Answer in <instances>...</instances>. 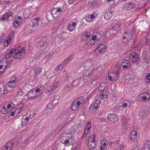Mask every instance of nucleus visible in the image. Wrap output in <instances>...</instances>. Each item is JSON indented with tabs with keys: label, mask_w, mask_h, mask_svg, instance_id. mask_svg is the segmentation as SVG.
I'll list each match as a JSON object with an SVG mask.
<instances>
[{
	"label": "nucleus",
	"mask_w": 150,
	"mask_h": 150,
	"mask_svg": "<svg viewBox=\"0 0 150 150\" xmlns=\"http://www.w3.org/2000/svg\"><path fill=\"white\" fill-rule=\"evenodd\" d=\"M25 52V49L24 47H18L14 49L13 55L15 59H21L23 58V55Z\"/></svg>",
	"instance_id": "f257e3e1"
},
{
	"label": "nucleus",
	"mask_w": 150,
	"mask_h": 150,
	"mask_svg": "<svg viewBox=\"0 0 150 150\" xmlns=\"http://www.w3.org/2000/svg\"><path fill=\"white\" fill-rule=\"evenodd\" d=\"M84 100L82 97H80L76 98L74 100L70 107L71 109L72 110H76L81 104L83 103Z\"/></svg>",
	"instance_id": "f03ea898"
},
{
	"label": "nucleus",
	"mask_w": 150,
	"mask_h": 150,
	"mask_svg": "<svg viewBox=\"0 0 150 150\" xmlns=\"http://www.w3.org/2000/svg\"><path fill=\"white\" fill-rule=\"evenodd\" d=\"M150 98V94L144 92L139 94L137 97V99L139 102L147 101Z\"/></svg>",
	"instance_id": "7ed1b4c3"
},
{
	"label": "nucleus",
	"mask_w": 150,
	"mask_h": 150,
	"mask_svg": "<svg viewBox=\"0 0 150 150\" xmlns=\"http://www.w3.org/2000/svg\"><path fill=\"white\" fill-rule=\"evenodd\" d=\"M18 84L17 79L15 77H11L10 81L7 83V86L11 88L17 86Z\"/></svg>",
	"instance_id": "20e7f679"
},
{
	"label": "nucleus",
	"mask_w": 150,
	"mask_h": 150,
	"mask_svg": "<svg viewBox=\"0 0 150 150\" xmlns=\"http://www.w3.org/2000/svg\"><path fill=\"white\" fill-rule=\"evenodd\" d=\"M62 11L60 8H53L51 12V14L54 19H55L56 18L59 17L61 15V12Z\"/></svg>",
	"instance_id": "39448f33"
},
{
	"label": "nucleus",
	"mask_w": 150,
	"mask_h": 150,
	"mask_svg": "<svg viewBox=\"0 0 150 150\" xmlns=\"http://www.w3.org/2000/svg\"><path fill=\"white\" fill-rule=\"evenodd\" d=\"M118 78V74L113 72H111L107 76L105 79V81H116Z\"/></svg>",
	"instance_id": "423d86ee"
},
{
	"label": "nucleus",
	"mask_w": 150,
	"mask_h": 150,
	"mask_svg": "<svg viewBox=\"0 0 150 150\" xmlns=\"http://www.w3.org/2000/svg\"><path fill=\"white\" fill-rule=\"evenodd\" d=\"M106 48V46L104 44H100L95 49L94 52L101 54L105 51Z\"/></svg>",
	"instance_id": "0eeeda50"
},
{
	"label": "nucleus",
	"mask_w": 150,
	"mask_h": 150,
	"mask_svg": "<svg viewBox=\"0 0 150 150\" xmlns=\"http://www.w3.org/2000/svg\"><path fill=\"white\" fill-rule=\"evenodd\" d=\"M93 68H90L88 69L84 70L83 72L84 78H91L93 75Z\"/></svg>",
	"instance_id": "6e6552de"
},
{
	"label": "nucleus",
	"mask_w": 150,
	"mask_h": 150,
	"mask_svg": "<svg viewBox=\"0 0 150 150\" xmlns=\"http://www.w3.org/2000/svg\"><path fill=\"white\" fill-rule=\"evenodd\" d=\"M134 33V31L133 30L128 29L123 33V35L131 39L133 38Z\"/></svg>",
	"instance_id": "1a4fd4ad"
},
{
	"label": "nucleus",
	"mask_w": 150,
	"mask_h": 150,
	"mask_svg": "<svg viewBox=\"0 0 150 150\" xmlns=\"http://www.w3.org/2000/svg\"><path fill=\"white\" fill-rule=\"evenodd\" d=\"M40 19V18H34L32 21V24L31 25L32 27L35 29H36L39 27L38 21Z\"/></svg>",
	"instance_id": "9d476101"
},
{
	"label": "nucleus",
	"mask_w": 150,
	"mask_h": 150,
	"mask_svg": "<svg viewBox=\"0 0 150 150\" xmlns=\"http://www.w3.org/2000/svg\"><path fill=\"white\" fill-rule=\"evenodd\" d=\"M26 96L28 97V99L31 100L36 98V97L35 92L32 90L29 91L26 94Z\"/></svg>",
	"instance_id": "9b49d317"
},
{
	"label": "nucleus",
	"mask_w": 150,
	"mask_h": 150,
	"mask_svg": "<svg viewBox=\"0 0 150 150\" xmlns=\"http://www.w3.org/2000/svg\"><path fill=\"white\" fill-rule=\"evenodd\" d=\"M108 118V120L112 122H115L117 120V116L116 114L115 113H111L109 114Z\"/></svg>",
	"instance_id": "f8f14e48"
},
{
	"label": "nucleus",
	"mask_w": 150,
	"mask_h": 150,
	"mask_svg": "<svg viewBox=\"0 0 150 150\" xmlns=\"http://www.w3.org/2000/svg\"><path fill=\"white\" fill-rule=\"evenodd\" d=\"M13 14V12L11 11H8L7 12L4 14L1 18L0 19L2 21H4L5 20H8L9 17L12 16Z\"/></svg>",
	"instance_id": "ddd939ff"
},
{
	"label": "nucleus",
	"mask_w": 150,
	"mask_h": 150,
	"mask_svg": "<svg viewBox=\"0 0 150 150\" xmlns=\"http://www.w3.org/2000/svg\"><path fill=\"white\" fill-rule=\"evenodd\" d=\"M100 93L99 97L100 99L106 98L108 96L109 92L106 90L100 91Z\"/></svg>",
	"instance_id": "4468645a"
},
{
	"label": "nucleus",
	"mask_w": 150,
	"mask_h": 150,
	"mask_svg": "<svg viewBox=\"0 0 150 150\" xmlns=\"http://www.w3.org/2000/svg\"><path fill=\"white\" fill-rule=\"evenodd\" d=\"M76 23L75 22H70L67 27V29L70 32H72L75 29Z\"/></svg>",
	"instance_id": "2eb2a0df"
},
{
	"label": "nucleus",
	"mask_w": 150,
	"mask_h": 150,
	"mask_svg": "<svg viewBox=\"0 0 150 150\" xmlns=\"http://www.w3.org/2000/svg\"><path fill=\"white\" fill-rule=\"evenodd\" d=\"M13 141L11 140L7 142L4 146L8 150H11L13 148Z\"/></svg>",
	"instance_id": "dca6fc26"
},
{
	"label": "nucleus",
	"mask_w": 150,
	"mask_h": 150,
	"mask_svg": "<svg viewBox=\"0 0 150 150\" xmlns=\"http://www.w3.org/2000/svg\"><path fill=\"white\" fill-rule=\"evenodd\" d=\"M108 142L106 140H103L101 143L100 149L101 150H105L107 148Z\"/></svg>",
	"instance_id": "f3484780"
},
{
	"label": "nucleus",
	"mask_w": 150,
	"mask_h": 150,
	"mask_svg": "<svg viewBox=\"0 0 150 150\" xmlns=\"http://www.w3.org/2000/svg\"><path fill=\"white\" fill-rule=\"evenodd\" d=\"M100 100L98 99L95 101L94 105H91L90 108H92L93 109L94 108L95 109H97L100 107Z\"/></svg>",
	"instance_id": "a211bd4d"
},
{
	"label": "nucleus",
	"mask_w": 150,
	"mask_h": 150,
	"mask_svg": "<svg viewBox=\"0 0 150 150\" xmlns=\"http://www.w3.org/2000/svg\"><path fill=\"white\" fill-rule=\"evenodd\" d=\"M130 59L132 62H135L138 60L139 58L138 54L135 53H133L131 54L130 56Z\"/></svg>",
	"instance_id": "6ab92c4d"
},
{
	"label": "nucleus",
	"mask_w": 150,
	"mask_h": 150,
	"mask_svg": "<svg viewBox=\"0 0 150 150\" xmlns=\"http://www.w3.org/2000/svg\"><path fill=\"white\" fill-rule=\"evenodd\" d=\"M17 92L16 95L18 96H21L25 94L24 92L21 87L18 88L16 89Z\"/></svg>",
	"instance_id": "aec40b11"
},
{
	"label": "nucleus",
	"mask_w": 150,
	"mask_h": 150,
	"mask_svg": "<svg viewBox=\"0 0 150 150\" xmlns=\"http://www.w3.org/2000/svg\"><path fill=\"white\" fill-rule=\"evenodd\" d=\"M137 133L135 131H132L129 135L130 139L134 141L137 138Z\"/></svg>",
	"instance_id": "412c9836"
},
{
	"label": "nucleus",
	"mask_w": 150,
	"mask_h": 150,
	"mask_svg": "<svg viewBox=\"0 0 150 150\" xmlns=\"http://www.w3.org/2000/svg\"><path fill=\"white\" fill-rule=\"evenodd\" d=\"M122 25V23L121 22H118L115 25L112 26V28L113 30L116 31L119 30L120 29L121 25Z\"/></svg>",
	"instance_id": "4be33fe9"
},
{
	"label": "nucleus",
	"mask_w": 150,
	"mask_h": 150,
	"mask_svg": "<svg viewBox=\"0 0 150 150\" xmlns=\"http://www.w3.org/2000/svg\"><path fill=\"white\" fill-rule=\"evenodd\" d=\"M112 16V11L106 12L104 15V18L106 20H108Z\"/></svg>",
	"instance_id": "5701e85b"
},
{
	"label": "nucleus",
	"mask_w": 150,
	"mask_h": 150,
	"mask_svg": "<svg viewBox=\"0 0 150 150\" xmlns=\"http://www.w3.org/2000/svg\"><path fill=\"white\" fill-rule=\"evenodd\" d=\"M96 144L93 142H89L87 143V146L90 150L93 149L96 147Z\"/></svg>",
	"instance_id": "b1692460"
},
{
	"label": "nucleus",
	"mask_w": 150,
	"mask_h": 150,
	"mask_svg": "<svg viewBox=\"0 0 150 150\" xmlns=\"http://www.w3.org/2000/svg\"><path fill=\"white\" fill-rule=\"evenodd\" d=\"M129 62L127 60H124L121 63V65L124 69L127 68L128 65L129 64Z\"/></svg>",
	"instance_id": "393cba45"
},
{
	"label": "nucleus",
	"mask_w": 150,
	"mask_h": 150,
	"mask_svg": "<svg viewBox=\"0 0 150 150\" xmlns=\"http://www.w3.org/2000/svg\"><path fill=\"white\" fill-rule=\"evenodd\" d=\"M129 121V119L126 117L123 116L121 119L122 124L123 125H127Z\"/></svg>",
	"instance_id": "a878e982"
},
{
	"label": "nucleus",
	"mask_w": 150,
	"mask_h": 150,
	"mask_svg": "<svg viewBox=\"0 0 150 150\" xmlns=\"http://www.w3.org/2000/svg\"><path fill=\"white\" fill-rule=\"evenodd\" d=\"M74 81L75 80H74L71 85L69 84L66 85L64 88V90L66 91H67L71 90L73 87V85H72L73 84Z\"/></svg>",
	"instance_id": "bb28decb"
},
{
	"label": "nucleus",
	"mask_w": 150,
	"mask_h": 150,
	"mask_svg": "<svg viewBox=\"0 0 150 150\" xmlns=\"http://www.w3.org/2000/svg\"><path fill=\"white\" fill-rule=\"evenodd\" d=\"M22 109V108L21 107H20L18 109H16V110H14V111H12L11 112L10 115L13 116H14L15 114L17 115L19 113L21 112Z\"/></svg>",
	"instance_id": "cd10ccee"
},
{
	"label": "nucleus",
	"mask_w": 150,
	"mask_h": 150,
	"mask_svg": "<svg viewBox=\"0 0 150 150\" xmlns=\"http://www.w3.org/2000/svg\"><path fill=\"white\" fill-rule=\"evenodd\" d=\"M67 63L63 62L60 65L55 67V69L57 70H62L64 67L66 65Z\"/></svg>",
	"instance_id": "c85d7f7f"
},
{
	"label": "nucleus",
	"mask_w": 150,
	"mask_h": 150,
	"mask_svg": "<svg viewBox=\"0 0 150 150\" xmlns=\"http://www.w3.org/2000/svg\"><path fill=\"white\" fill-rule=\"evenodd\" d=\"M42 69L40 67H37L34 69V73L35 77H37L42 71Z\"/></svg>",
	"instance_id": "c756f323"
},
{
	"label": "nucleus",
	"mask_w": 150,
	"mask_h": 150,
	"mask_svg": "<svg viewBox=\"0 0 150 150\" xmlns=\"http://www.w3.org/2000/svg\"><path fill=\"white\" fill-rule=\"evenodd\" d=\"M14 49H13L9 50V52L7 53L4 56V58L6 59H8L10 58L12 54L13 53Z\"/></svg>",
	"instance_id": "7c9ffc66"
},
{
	"label": "nucleus",
	"mask_w": 150,
	"mask_h": 150,
	"mask_svg": "<svg viewBox=\"0 0 150 150\" xmlns=\"http://www.w3.org/2000/svg\"><path fill=\"white\" fill-rule=\"evenodd\" d=\"M126 5L128 7V10L132 9L136 6V4L133 3H127L126 4Z\"/></svg>",
	"instance_id": "2f4dec72"
},
{
	"label": "nucleus",
	"mask_w": 150,
	"mask_h": 150,
	"mask_svg": "<svg viewBox=\"0 0 150 150\" xmlns=\"http://www.w3.org/2000/svg\"><path fill=\"white\" fill-rule=\"evenodd\" d=\"M21 21H18L17 19H14L13 23V25L15 28H17L18 27L21 23L20 22Z\"/></svg>",
	"instance_id": "473e14b6"
},
{
	"label": "nucleus",
	"mask_w": 150,
	"mask_h": 150,
	"mask_svg": "<svg viewBox=\"0 0 150 150\" xmlns=\"http://www.w3.org/2000/svg\"><path fill=\"white\" fill-rule=\"evenodd\" d=\"M29 118L28 117H26L25 118H23L21 119L22 125H25L28 122Z\"/></svg>",
	"instance_id": "72a5a7b5"
},
{
	"label": "nucleus",
	"mask_w": 150,
	"mask_h": 150,
	"mask_svg": "<svg viewBox=\"0 0 150 150\" xmlns=\"http://www.w3.org/2000/svg\"><path fill=\"white\" fill-rule=\"evenodd\" d=\"M122 42L124 43H127L131 39L123 35Z\"/></svg>",
	"instance_id": "f704fd0d"
},
{
	"label": "nucleus",
	"mask_w": 150,
	"mask_h": 150,
	"mask_svg": "<svg viewBox=\"0 0 150 150\" xmlns=\"http://www.w3.org/2000/svg\"><path fill=\"white\" fill-rule=\"evenodd\" d=\"M64 138H65L64 137H61V141L62 143L63 144H67L69 142V139H66V140H64Z\"/></svg>",
	"instance_id": "c9c22d12"
},
{
	"label": "nucleus",
	"mask_w": 150,
	"mask_h": 150,
	"mask_svg": "<svg viewBox=\"0 0 150 150\" xmlns=\"http://www.w3.org/2000/svg\"><path fill=\"white\" fill-rule=\"evenodd\" d=\"M105 84L104 83H100V86L98 87L99 90L100 91H103L104 90H105V87L104 86Z\"/></svg>",
	"instance_id": "e433bc0d"
},
{
	"label": "nucleus",
	"mask_w": 150,
	"mask_h": 150,
	"mask_svg": "<svg viewBox=\"0 0 150 150\" xmlns=\"http://www.w3.org/2000/svg\"><path fill=\"white\" fill-rule=\"evenodd\" d=\"M91 39L90 37H89L86 40L85 42V43H86L87 44H89V45H93V41L92 42V40H91Z\"/></svg>",
	"instance_id": "4c0bfd02"
},
{
	"label": "nucleus",
	"mask_w": 150,
	"mask_h": 150,
	"mask_svg": "<svg viewBox=\"0 0 150 150\" xmlns=\"http://www.w3.org/2000/svg\"><path fill=\"white\" fill-rule=\"evenodd\" d=\"M146 82L148 83L150 81V73H148L146 74L145 79Z\"/></svg>",
	"instance_id": "58836bf2"
},
{
	"label": "nucleus",
	"mask_w": 150,
	"mask_h": 150,
	"mask_svg": "<svg viewBox=\"0 0 150 150\" xmlns=\"http://www.w3.org/2000/svg\"><path fill=\"white\" fill-rule=\"evenodd\" d=\"M15 31L12 30L10 32L9 35H8V38H9V39H12L13 35H14Z\"/></svg>",
	"instance_id": "ea45409f"
},
{
	"label": "nucleus",
	"mask_w": 150,
	"mask_h": 150,
	"mask_svg": "<svg viewBox=\"0 0 150 150\" xmlns=\"http://www.w3.org/2000/svg\"><path fill=\"white\" fill-rule=\"evenodd\" d=\"M91 126V124L90 122H88L87 124L85 126V127L86 128H85V130H86L87 129L88 131H89Z\"/></svg>",
	"instance_id": "a19ab883"
},
{
	"label": "nucleus",
	"mask_w": 150,
	"mask_h": 150,
	"mask_svg": "<svg viewBox=\"0 0 150 150\" xmlns=\"http://www.w3.org/2000/svg\"><path fill=\"white\" fill-rule=\"evenodd\" d=\"M45 40L44 39H42L38 41V44L41 46H42L44 45V43L45 42Z\"/></svg>",
	"instance_id": "79ce46f5"
},
{
	"label": "nucleus",
	"mask_w": 150,
	"mask_h": 150,
	"mask_svg": "<svg viewBox=\"0 0 150 150\" xmlns=\"http://www.w3.org/2000/svg\"><path fill=\"white\" fill-rule=\"evenodd\" d=\"M88 33L86 32L85 33V34L83 35L81 37V39L82 40H83L85 39L86 38L89 37V35L88 34Z\"/></svg>",
	"instance_id": "37998d69"
},
{
	"label": "nucleus",
	"mask_w": 150,
	"mask_h": 150,
	"mask_svg": "<svg viewBox=\"0 0 150 150\" xmlns=\"http://www.w3.org/2000/svg\"><path fill=\"white\" fill-rule=\"evenodd\" d=\"M73 58V56L72 55H69L68 56V57L67 59H65L64 62H63L64 63H68V62L71 59H72Z\"/></svg>",
	"instance_id": "c03bdc74"
},
{
	"label": "nucleus",
	"mask_w": 150,
	"mask_h": 150,
	"mask_svg": "<svg viewBox=\"0 0 150 150\" xmlns=\"http://www.w3.org/2000/svg\"><path fill=\"white\" fill-rule=\"evenodd\" d=\"M85 18L86 20L88 22H90L93 20L92 18L91 17L90 15H88L87 17H86Z\"/></svg>",
	"instance_id": "a18cd8bd"
},
{
	"label": "nucleus",
	"mask_w": 150,
	"mask_h": 150,
	"mask_svg": "<svg viewBox=\"0 0 150 150\" xmlns=\"http://www.w3.org/2000/svg\"><path fill=\"white\" fill-rule=\"evenodd\" d=\"M11 40L12 39L10 40L9 38H8V39L6 40L5 43H4V46H7L11 41Z\"/></svg>",
	"instance_id": "49530a36"
},
{
	"label": "nucleus",
	"mask_w": 150,
	"mask_h": 150,
	"mask_svg": "<svg viewBox=\"0 0 150 150\" xmlns=\"http://www.w3.org/2000/svg\"><path fill=\"white\" fill-rule=\"evenodd\" d=\"M59 86V84H58L57 83H55L53 85L51 86V87L52 89H54L55 88H57V86Z\"/></svg>",
	"instance_id": "de8ad7c7"
},
{
	"label": "nucleus",
	"mask_w": 150,
	"mask_h": 150,
	"mask_svg": "<svg viewBox=\"0 0 150 150\" xmlns=\"http://www.w3.org/2000/svg\"><path fill=\"white\" fill-rule=\"evenodd\" d=\"M91 17L92 18V19H94L97 16V14L96 11L94 12L92 14L90 15Z\"/></svg>",
	"instance_id": "09e8293b"
},
{
	"label": "nucleus",
	"mask_w": 150,
	"mask_h": 150,
	"mask_svg": "<svg viewBox=\"0 0 150 150\" xmlns=\"http://www.w3.org/2000/svg\"><path fill=\"white\" fill-rule=\"evenodd\" d=\"M64 124L61 127V128L60 129H61V130H62L68 124V122L66 120V121H65V120H64Z\"/></svg>",
	"instance_id": "8fccbe9b"
},
{
	"label": "nucleus",
	"mask_w": 150,
	"mask_h": 150,
	"mask_svg": "<svg viewBox=\"0 0 150 150\" xmlns=\"http://www.w3.org/2000/svg\"><path fill=\"white\" fill-rule=\"evenodd\" d=\"M108 2H107L110 5H112L115 3V1L114 0H107Z\"/></svg>",
	"instance_id": "3c124183"
},
{
	"label": "nucleus",
	"mask_w": 150,
	"mask_h": 150,
	"mask_svg": "<svg viewBox=\"0 0 150 150\" xmlns=\"http://www.w3.org/2000/svg\"><path fill=\"white\" fill-rule=\"evenodd\" d=\"M120 67L119 66H116L115 67V71H117L118 73L120 72L121 70L120 69Z\"/></svg>",
	"instance_id": "603ef678"
},
{
	"label": "nucleus",
	"mask_w": 150,
	"mask_h": 150,
	"mask_svg": "<svg viewBox=\"0 0 150 150\" xmlns=\"http://www.w3.org/2000/svg\"><path fill=\"white\" fill-rule=\"evenodd\" d=\"M96 35L97 36V40H99L101 38V36L100 34L99 33H98Z\"/></svg>",
	"instance_id": "864d4df0"
},
{
	"label": "nucleus",
	"mask_w": 150,
	"mask_h": 150,
	"mask_svg": "<svg viewBox=\"0 0 150 150\" xmlns=\"http://www.w3.org/2000/svg\"><path fill=\"white\" fill-rule=\"evenodd\" d=\"M7 110L6 109V108L4 106L3 108L1 109V111L2 112H3V114H4L5 112H7Z\"/></svg>",
	"instance_id": "5fc2aeb1"
},
{
	"label": "nucleus",
	"mask_w": 150,
	"mask_h": 150,
	"mask_svg": "<svg viewBox=\"0 0 150 150\" xmlns=\"http://www.w3.org/2000/svg\"><path fill=\"white\" fill-rule=\"evenodd\" d=\"M97 36L96 35H95L93 36H92L91 38V40L93 42H94L95 40H97Z\"/></svg>",
	"instance_id": "6e6d98bb"
},
{
	"label": "nucleus",
	"mask_w": 150,
	"mask_h": 150,
	"mask_svg": "<svg viewBox=\"0 0 150 150\" xmlns=\"http://www.w3.org/2000/svg\"><path fill=\"white\" fill-rule=\"evenodd\" d=\"M148 149L149 150H150V145H148L145 146L144 149L145 150Z\"/></svg>",
	"instance_id": "4d7b16f0"
},
{
	"label": "nucleus",
	"mask_w": 150,
	"mask_h": 150,
	"mask_svg": "<svg viewBox=\"0 0 150 150\" xmlns=\"http://www.w3.org/2000/svg\"><path fill=\"white\" fill-rule=\"evenodd\" d=\"M22 18L21 16H18L17 18H16L15 19H17L18 21H21L20 22L21 23L22 21Z\"/></svg>",
	"instance_id": "13d9d810"
},
{
	"label": "nucleus",
	"mask_w": 150,
	"mask_h": 150,
	"mask_svg": "<svg viewBox=\"0 0 150 150\" xmlns=\"http://www.w3.org/2000/svg\"><path fill=\"white\" fill-rule=\"evenodd\" d=\"M124 145V144H122L119 146V148L120 150H123V147Z\"/></svg>",
	"instance_id": "bf43d9fd"
},
{
	"label": "nucleus",
	"mask_w": 150,
	"mask_h": 150,
	"mask_svg": "<svg viewBox=\"0 0 150 150\" xmlns=\"http://www.w3.org/2000/svg\"><path fill=\"white\" fill-rule=\"evenodd\" d=\"M5 105L7 106V108L8 109H10L12 106L10 104H5Z\"/></svg>",
	"instance_id": "052dcab7"
},
{
	"label": "nucleus",
	"mask_w": 150,
	"mask_h": 150,
	"mask_svg": "<svg viewBox=\"0 0 150 150\" xmlns=\"http://www.w3.org/2000/svg\"><path fill=\"white\" fill-rule=\"evenodd\" d=\"M52 103H49L47 105V108L50 109L52 108Z\"/></svg>",
	"instance_id": "680f3d73"
},
{
	"label": "nucleus",
	"mask_w": 150,
	"mask_h": 150,
	"mask_svg": "<svg viewBox=\"0 0 150 150\" xmlns=\"http://www.w3.org/2000/svg\"><path fill=\"white\" fill-rule=\"evenodd\" d=\"M58 103V100H54L52 101V104L54 105Z\"/></svg>",
	"instance_id": "e2e57ef3"
},
{
	"label": "nucleus",
	"mask_w": 150,
	"mask_h": 150,
	"mask_svg": "<svg viewBox=\"0 0 150 150\" xmlns=\"http://www.w3.org/2000/svg\"><path fill=\"white\" fill-rule=\"evenodd\" d=\"M97 2V1H96L94 0L92 1V4L93 5H96Z\"/></svg>",
	"instance_id": "0e129e2a"
},
{
	"label": "nucleus",
	"mask_w": 150,
	"mask_h": 150,
	"mask_svg": "<svg viewBox=\"0 0 150 150\" xmlns=\"http://www.w3.org/2000/svg\"><path fill=\"white\" fill-rule=\"evenodd\" d=\"M9 3H10V1L9 0H8V1L5 0L4 1V4L6 5H7V4H9Z\"/></svg>",
	"instance_id": "69168bd1"
},
{
	"label": "nucleus",
	"mask_w": 150,
	"mask_h": 150,
	"mask_svg": "<svg viewBox=\"0 0 150 150\" xmlns=\"http://www.w3.org/2000/svg\"><path fill=\"white\" fill-rule=\"evenodd\" d=\"M122 107H124L126 108L127 106V104L126 103H122Z\"/></svg>",
	"instance_id": "338daca9"
},
{
	"label": "nucleus",
	"mask_w": 150,
	"mask_h": 150,
	"mask_svg": "<svg viewBox=\"0 0 150 150\" xmlns=\"http://www.w3.org/2000/svg\"><path fill=\"white\" fill-rule=\"evenodd\" d=\"M74 0H69L68 2L70 4H72L74 1Z\"/></svg>",
	"instance_id": "774afa93"
}]
</instances>
